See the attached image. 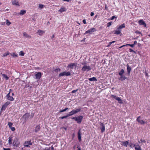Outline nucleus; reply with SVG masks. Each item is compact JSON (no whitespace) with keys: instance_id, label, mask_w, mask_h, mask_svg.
Masks as SVG:
<instances>
[{"instance_id":"nucleus-31","label":"nucleus","mask_w":150,"mask_h":150,"mask_svg":"<svg viewBox=\"0 0 150 150\" xmlns=\"http://www.w3.org/2000/svg\"><path fill=\"white\" fill-rule=\"evenodd\" d=\"M74 114L73 110L70 112L69 114H67L68 117L73 115Z\"/></svg>"},{"instance_id":"nucleus-63","label":"nucleus","mask_w":150,"mask_h":150,"mask_svg":"<svg viewBox=\"0 0 150 150\" xmlns=\"http://www.w3.org/2000/svg\"><path fill=\"white\" fill-rule=\"evenodd\" d=\"M145 73L146 74V76H147L148 75V74L146 72H145Z\"/></svg>"},{"instance_id":"nucleus-28","label":"nucleus","mask_w":150,"mask_h":150,"mask_svg":"<svg viewBox=\"0 0 150 150\" xmlns=\"http://www.w3.org/2000/svg\"><path fill=\"white\" fill-rule=\"evenodd\" d=\"M12 4L14 5H18V1L16 0H14L12 1Z\"/></svg>"},{"instance_id":"nucleus-33","label":"nucleus","mask_w":150,"mask_h":150,"mask_svg":"<svg viewBox=\"0 0 150 150\" xmlns=\"http://www.w3.org/2000/svg\"><path fill=\"white\" fill-rule=\"evenodd\" d=\"M121 31V30H116L115 31V33H114V34H117L119 35L120 34Z\"/></svg>"},{"instance_id":"nucleus-58","label":"nucleus","mask_w":150,"mask_h":150,"mask_svg":"<svg viewBox=\"0 0 150 150\" xmlns=\"http://www.w3.org/2000/svg\"><path fill=\"white\" fill-rule=\"evenodd\" d=\"M94 13H93V12H91V16H93L94 15Z\"/></svg>"},{"instance_id":"nucleus-18","label":"nucleus","mask_w":150,"mask_h":150,"mask_svg":"<svg viewBox=\"0 0 150 150\" xmlns=\"http://www.w3.org/2000/svg\"><path fill=\"white\" fill-rule=\"evenodd\" d=\"M40 129V127L39 125L36 126L34 129V131L35 132H37L39 131Z\"/></svg>"},{"instance_id":"nucleus-32","label":"nucleus","mask_w":150,"mask_h":150,"mask_svg":"<svg viewBox=\"0 0 150 150\" xmlns=\"http://www.w3.org/2000/svg\"><path fill=\"white\" fill-rule=\"evenodd\" d=\"M2 75L3 77L6 80H8L9 79V77L6 74H2Z\"/></svg>"},{"instance_id":"nucleus-9","label":"nucleus","mask_w":150,"mask_h":150,"mask_svg":"<svg viewBox=\"0 0 150 150\" xmlns=\"http://www.w3.org/2000/svg\"><path fill=\"white\" fill-rule=\"evenodd\" d=\"M42 73L40 72H38L37 74L35 75V78L37 79H39L41 78Z\"/></svg>"},{"instance_id":"nucleus-57","label":"nucleus","mask_w":150,"mask_h":150,"mask_svg":"<svg viewBox=\"0 0 150 150\" xmlns=\"http://www.w3.org/2000/svg\"><path fill=\"white\" fill-rule=\"evenodd\" d=\"M12 92H13V90L11 89H10L9 90V92L8 93H9V94H10V93H11Z\"/></svg>"},{"instance_id":"nucleus-45","label":"nucleus","mask_w":150,"mask_h":150,"mask_svg":"<svg viewBox=\"0 0 150 150\" xmlns=\"http://www.w3.org/2000/svg\"><path fill=\"white\" fill-rule=\"evenodd\" d=\"M39 8L42 9V8L44 7V6L42 4H39Z\"/></svg>"},{"instance_id":"nucleus-16","label":"nucleus","mask_w":150,"mask_h":150,"mask_svg":"<svg viewBox=\"0 0 150 150\" xmlns=\"http://www.w3.org/2000/svg\"><path fill=\"white\" fill-rule=\"evenodd\" d=\"M120 76V77L118 78L119 80H120L123 81V80L127 79V78L126 77L125 75H122V76Z\"/></svg>"},{"instance_id":"nucleus-50","label":"nucleus","mask_w":150,"mask_h":150,"mask_svg":"<svg viewBox=\"0 0 150 150\" xmlns=\"http://www.w3.org/2000/svg\"><path fill=\"white\" fill-rule=\"evenodd\" d=\"M78 91V89H76V90H73L72 91H71V93H75L77 91Z\"/></svg>"},{"instance_id":"nucleus-13","label":"nucleus","mask_w":150,"mask_h":150,"mask_svg":"<svg viewBox=\"0 0 150 150\" xmlns=\"http://www.w3.org/2000/svg\"><path fill=\"white\" fill-rule=\"evenodd\" d=\"M140 117L139 116L138 117L137 119V121L141 124H144L145 122L143 120H141L140 119Z\"/></svg>"},{"instance_id":"nucleus-38","label":"nucleus","mask_w":150,"mask_h":150,"mask_svg":"<svg viewBox=\"0 0 150 150\" xmlns=\"http://www.w3.org/2000/svg\"><path fill=\"white\" fill-rule=\"evenodd\" d=\"M68 109V108H65V109H64L63 110H60V111H59V112H65V111H66Z\"/></svg>"},{"instance_id":"nucleus-49","label":"nucleus","mask_w":150,"mask_h":150,"mask_svg":"<svg viewBox=\"0 0 150 150\" xmlns=\"http://www.w3.org/2000/svg\"><path fill=\"white\" fill-rule=\"evenodd\" d=\"M10 128L11 129V130L12 131H14L15 130V129L14 127H11Z\"/></svg>"},{"instance_id":"nucleus-64","label":"nucleus","mask_w":150,"mask_h":150,"mask_svg":"<svg viewBox=\"0 0 150 150\" xmlns=\"http://www.w3.org/2000/svg\"><path fill=\"white\" fill-rule=\"evenodd\" d=\"M12 96H13L14 95V93H12L11 94Z\"/></svg>"},{"instance_id":"nucleus-43","label":"nucleus","mask_w":150,"mask_h":150,"mask_svg":"<svg viewBox=\"0 0 150 150\" xmlns=\"http://www.w3.org/2000/svg\"><path fill=\"white\" fill-rule=\"evenodd\" d=\"M126 46H130L131 47H133L134 45L133 44H126Z\"/></svg>"},{"instance_id":"nucleus-23","label":"nucleus","mask_w":150,"mask_h":150,"mask_svg":"<svg viewBox=\"0 0 150 150\" xmlns=\"http://www.w3.org/2000/svg\"><path fill=\"white\" fill-rule=\"evenodd\" d=\"M136 146L135 147V149L136 150H142L141 147L139 145H134V146Z\"/></svg>"},{"instance_id":"nucleus-10","label":"nucleus","mask_w":150,"mask_h":150,"mask_svg":"<svg viewBox=\"0 0 150 150\" xmlns=\"http://www.w3.org/2000/svg\"><path fill=\"white\" fill-rule=\"evenodd\" d=\"M100 129H101V132H103L105 131V126L103 123H101L100 124Z\"/></svg>"},{"instance_id":"nucleus-15","label":"nucleus","mask_w":150,"mask_h":150,"mask_svg":"<svg viewBox=\"0 0 150 150\" xmlns=\"http://www.w3.org/2000/svg\"><path fill=\"white\" fill-rule=\"evenodd\" d=\"M78 137L79 141L81 142V133L80 129L79 130L78 132Z\"/></svg>"},{"instance_id":"nucleus-40","label":"nucleus","mask_w":150,"mask_h":150,"mask_svg":"<svg viewBox=\"0 0 150 150\" xmlns=\"http://www.w3.org/2000/svg\"><path fill=\"white\" fill-rule=\"evenodd\" d=\"M6 24L7 25H9L10 24H11V23L8 20H7V19L6 20Z\"/></svg>"},{"instance_id":"nucleus-1","label":"nucleus","mask_w":150,"mask_h":150,"mask_svg":"<svg viewBox=\"0 0 150 150\" xmlns=\"http://www.w3.org/2000/svg\"><path fill=\"white\" fill-rule=\"evenodd\" d=\"M83 117L82 116H79L78 117H73L72 118L75 119L78 123H80L82 120Z\"/></svg>"},{"instance_id":"nucleus-37","label":"nucleus","mask_w":150,"mask_h":150,"mask_svg":"<svg viewBox=\"0 0 150 150\" xmlns=\"http://www.w3.org/2000/svg\"><path fill=\"white\" fill-rule=\"evenodd\" d=\"M24 54H25L23 52V51H21L20 52L19 54L20 55L23 56L24 55Z\"/></svg>"},{"instance_id":"nucleus-39","label":"nucleus","mask_w":150,"mask_h":150,"mask_svg":"<svg viewBox=\"0 0 150 150\" xmlns=\"http://www.w3.org/2000/svg\"><path fill=\"white\" fill-rule=\"evenodd\" d=\"M115 42H116V41H114L112 42H110L109 43L108 45L107 46V47H109L111 45V44L112 43H114Z\"/></svg>"},{"instance_id":"nucleus-55","label":"nucleus","mask_w":150,"mask_h":150,"mask_svg":"<svg viewBox=\"0 0 150 150\" xmlns=\"http://www.w3.org/2000/svg\"><path fill=\"white\" fill-rule=\"evenodd\" d=\"M116 17L115 16H112L111 18V20H113L115 18H116Z\"/></svg>"},{"instance_id":"nucleus-3","label":"nucleus","mask_w":150,"mask_h":150,"mask_svg":"<svg viewBox=\"0 0 150 150\" xmlns=\"http://www.w3.org/2000/svg\"><path fill=\"white\" fill-rule=\"evenodd\" d=\"M10 102L7 101L2 106L0 112V114L3 111L5 110L6 108L7 107L8 105L9 104Z\"/></svg>"},{"instance_id":"nucleus-60","label":"nucleus","mask_w":150,"mask_h":150,"mask_svg":"<svg viewBox=\"0 0 150 150\" xmlns=\"http://www.w3.org/2000/svg\"><path fill=\"white\" fill-rule=\"evenodd\" d=\"M137 41H134V44H133L134 45H135L136 44H137Z\"/></svg>"},{"instance_id":"nucleus-61","label":"nucleus","mask_w":150,"mask_h":150,"mask_svg":"<svg viewBox=\"0 0 150 150\" xmlns=\"http://www.w3.org/2000/svg\"><path fill=\"white\" fill-rule=\"evenodd\" d=\"M50 148H51V150H54V148L53 147H50Z\"/></svg>"},{"instance_id":"nucleus-30","label":"nucleus","mask_w":150,"mask_h":150,"mask_svg":"<svg viewBox=\"0 0 150 150\" xmlns=\"http://www.w3.org/2000/svg\"><path fill=\"white\" fill-rule=\"evenodd\" d=\"M116 100L118 101V103H123L122 100L119 97H117V98H116Z\"/></svg>"},{"instance_id":"nucleus-7","label":"nucleus","mask_w":150,"mask_h":150,"mask_svg":"<svg viewBox=\"0 0 150 150\" xmlns=\"http://www.w3.org/2000/svg\"><path fill=\"white\" fill-rule=\"evenodd\" d=\"M91 69V68L90 67L86 65L84 66L81 69V70L82 71H88Z\"/></svg>"},{"instance_id":"nucleus-11","label":"nucleus","mask_w":150,"mask_h":150,"mask_svg":"<svg viewBox=\"0 0 150 150\" xmlns=\"http://www.w3.org/2000/svg\"><path fill=\"white\" fill-rule=\"evenodd\" d=\"M6 97L8 100L11 101H13L14 100V98L12 96H10L9 93L7 94Z\"/></svg>"},{"instance_id":"nucleus-54","label":"nucleus","mask_w":150,"mask_h":150,"mask_svg":"<svg viewBox=\"0 0 150 150\" xmlns=\"http://www.w3.org/2000/svg\"><path fill=\"white\" fill-rule=\"evenodd\" d=\"M83 23L84 24H86V21L85 19H84L83 20Z\"/></svg>"},{"instance_id":"nucleus-24","label":"nucleus","mask_w":150,"mask_h":150,"mask_svg":"<svg viewBox=\"0 0 150 150\" xmlns=\"http://www.w3.org/2000/svg\"><path fill=\"white\" fill-rule=\"evenodd\" d=\"M37 33H38L39 35H42L43 33H45V32L42 30H38Z\"/></svg>"},{"instance_id":"nucleus-4","label":"nucleus","mask_w":150,"mask_h":150,"mask_svg":"<svg viewBox=\"0 0 150 150\" xmlns=\"http://www.w3.org/2000/svg\"><path fill=\"white\" fill-rule=\"evenodd\" d=\"M77 63H72L69 64L67 66V67L68 68H70L71 69H73L74 67H75V68H76L77 67Z\"/></svg>"},{"instance_id":"nucleus-36","label":"nucleus","mask_w":150,"mask_h":150,"mask_svg":"<svg viewBox=\"0 0 150 150\" xmlns=\"http://www.w3.org/2000/svg\"><path fill=\"white\" fill-rule=\"evenodd\" d=\"M10 54V53L8 52H6L3 54V56L4 57H5L7 56L8 55Z\"/></svg>"},{"instance_id":"nucleus-27","label":"nucleus","mask_w":150,"mask_h":150,"mask_svg":"<svg viewBox=\"0 0 150 150\" xmlns=\"http://www.w3.org/2000/svg\"><path fill=\"white\" fill-rule=\"evenodd\" d=\"M26 12V11L24 10H22L19 13L20 15H23L25 14Z\"/></svg>"},{"instance_id":"nucleus-34","label":"nucleus","mask_w":150,"mask_h":150,"mask_svg":"<svg viewBox=\"0 0 150 150\" xmlns=\"http://www.w3.org/2000/svg\"><path fill=\"white\" fill-rule=\"evenodd\" d=\"M125 27V25L124 23H123L121 25H120L119 27L118 28V29H122L123 28H124Z\"/></svg>"},{"instance_id":"nucleus-48","label":"nucleus","mask_w":150,"mask_h":150,"mask_svg":"<svg viewBox=\"0 0 150 150\" xmlns=\"http://www.w3.org/2000/svg\"><path fill=\"white\" fill-rule=\"evenodd\" d=\"M129 51L130 52H133L134 53H136V52L134 51L132 49H131V48H130L129 49Z\"/></svg>"},{"instance_id":"nucleus-62","label":"nucleus","mask_w":150,"mask_h":150,"mask_svg":"<svg viewBox=\"0 0 150 150\" xmlns=\"http://www.w3.org/2000/svg\"><path fill=\"white\" fill-rule=\"evenodd\" d=\"M141 46V44L139 43H138V47H140Z\"/></svg>"},{"instance_id":"nucleus-8","label":"nucleus","mask_w":150,"mask_h":150,"mask_svg":"<svg viewBox=\"0 0 150 150\" xmlns=\"http://www.w3.org/2000/svg\"><path fill=\"white\" fill-rule=\"evenodd\" d=\"M96 31V29L94 28H91L89 30L86 31L85 33V34L88 33H92Z\"/></svg>"},{"instance_id":"nucleus-52","label":"nucleus","mask_w":150,"mask_h":150,"mask_svg":"<svg viewBox=\"0 0 150 150\" xmlns=\"http://www.w3.org/2000/svg\"><path fill=\"white\" fill-rule=\"evenodd\" d=\"M141 141L142 143H146V141L144 140H142V139H141Z\"/></svg>"},{"instance_id":"nucleus-2","label":"nucleus","mask_w":150,"mask_h":150,"mask_svg":"<svg viewBox=\"0 0 150 150\" xmlns=\"http://www.w3.org/2000/svg\"><path fill=\"white\" fill-rule=\"evenodd\" d=\"M18 139L17 137H16L13 140V144L14 146L18 147L20 143L18 141Z\"/></svg>"},{"instance_id":"nucleus-53","label":"nucleus","mask_w":150,"mask_h":150,"mask_svg":"<svg viewBox=\"0 0 150 150\" xmlns=\"http://www.w3.org/2000/svg\"><path fill=\"white\" fill-rule=\"evenodd\" d=\"M3 150H10L11 149H10L9 148H4Z\"/></svg>"},{"instance_id":"nucleus-46","label":"nucleus","mask_w":150,"mask_h":150,"mask_svg":"<svg viewBox=\"0 0 150 150\" xmlns=\"http://www.w3.org/2000/svg\"><path fill=\"white\" fill-rule=\"evenodd\" d=\"M67 117H68V116L67 115H66L65 116H63L62 117H59V118H61V119H63L64 118H66Z\"/></svg>"},{"instance_id":"nucleus-22","label":"nucleus","mask_w":150,"mask_h":150,"mask_svg":"<svg viewBox=\"0 0 150 150\" xmlns=\"http://www.w3.org/2000/svg\"><path fill=\"white\" fill-rule=\"evenodd\" d=\"M122 145L126 147L127 146L129 143L127 141L125 142H122Z\"/></svg>"},{"instance_id":"nucleus-26","label":"nucleus","mask_w":150,"mask_h":150,"mask_svg":"<svg viewBox=\"0 0 150 150\" xmlns=\"http://www.w3.org/2000/svg\"><path fill=\"white\" fill-rule=\"evenodd\" d=\"M66 11L65 8L64 7H62L59 10V11L62 13Z\"/></svg>"},{"instance_id":"nucleus-17","label":"nucleus","mask_w":150,"mask_h":150,"mask_svg":"<svg viewBox=\"0 0 150 150\" xmlns=\"http://www.w3.org/2000/svg\"><path fill=\"white\" fill-rule=\"evenodd\" d=\"M127 74L128 75H129L130 74L131 71L132 69L131 67L128 64H127Z\"/></svg>"},{"instance_id":"nucleus-12","label":"nucleus","mask_w":150,"mask_h":150,"mask_svg":"<svg viewBox=\"0 0 150 150\" xmlns=\"http://www.w3.org/2000/svg\"><path fill=\"white\" fill-rule=\"evenodd\" d=\"M30 116V114L29 113H26L23 116V118L26 121L28 119Z\"/></svg>"},{"instance_id":"nucleus-6","label":"nucleus","mask_w":150,"mask_h":150,"mask_svg":"<svg viewBox=\"0 0 150 150\" xmlns=\"http://www.w3.org/2000/svg\"><path fill=\"white\" fill-rule=\"evenodd\" d=\"M32 143L31 140L29 141H25L23 144V145L24 147L29 148L30 147V145H32Z\"/></svg>"},{"instance_id":"nucleus-21","label":"nucleus","mask_w":150,"mask_h":150,"mask_svg":"<svg viewBox=\"0 0 150 150\" xmlns=\"http://www.w3.org/2000/svg\"><path fill=\"white\" fill-rule=\"evenodd\" d=\"M88 80L90 81H97V79L95 77H93L92 78H90Z\"/></svg>"},{"instance_id":"nucleus-51","label":"nucleus","mask_w":150,"mask_h":150,"mask_svg":"<svg viewBox=\"0 0 150 150\" xmlns=\"http://www.w3.org/2000/svg\"><path fill=\"white\" fill-rule=\"evenodd\" d=\"M135 33H137V34H140L141 35V36H142L143 35L142 34V33L139 31H136L135 32Z\"/></svg>"},{"instance_id":"nucleus-41","label":"nucleus","mask_w":150,"mask_h":150,"mask_svg":"<svg viewBox=\"0 0 150 150\" xmlns=\"http://www.w3.org/2000/svg\"><path fill=\"white\" fill-rule=\"evenodd\" d=\"M55 72H60L61 71V69L59 68L56 69L54 70Z\"/></svg>"},{"instance_id":"nucleus-25","label":"nucleus","mask_w":150,"mask_h":150,"mask_svg":"<svg viewBox=\"0 0 150 150\" xmlns=\"http://www.w3.org/2000/svg\"><path fill=\"white\" fill-rule=\"evenodd\" d=\"M73 110L74 114H75L80 112L81 110V108L77 109L76 110Z\"/></svg>"},{"instance_id":"nucleus-5","label":"nucleus","mask_w":150,"mask_h":150,"mask_svg":"<svg viewBox=\"0 0 150 150\" xmlns=\"http://www.w3.org/2000/svg\"><path fill=\"white\" fill-rule=\"evenodd\" d=\"M71 75V73L69 71L66 72L64 71L61 72L60 74H59V77L63 76H70Z\"/></svg>"},{"instance_id":"nucleus-42","label":"nucleus","mask_w":150,"mask_h":150,"mask_svg":"<svg viewBox=\"0 0 150 150\" xmlns=\"http://www.w3.org/2000/svg\"><path fill=\"white\" fill-rule=\"evenodd\" d=\"M12 125H13V123L11 122H8V125L9 126V127L10 128L12 127Z\"/></svg>"},{"instance_id":"nucleus-29","label":"nucleus","mask_w":150,"mask_h":150,"mask_svg":"<svg viewBox=\"0 0 150 150\" xmlns=\"http://www.w3.org/2000/svg\"><path fill=\"white\" fill-rule=\"evenodd\" d=\"M124 73V71L123 69H122L119 72V75L120 76H122L123 75V74Z\"/></svg>"},{"instance_id":"nucleus-47","label":"nucleus","mask_w":150,"mask_h":150,"mask_svg":"<svg viewBox=\"0 0 150 150\" xmlns=\"http://www.w3.org/2000/svg\"><path fill=\"white\" fill-rule=\"evenodd\" d=\"M111 97H112L113 98H115L116 100V98H117V97L116 96L113 95H111Z\"/></svg>"},{"instance_id":"nucleus-35","label":"nucleus","mask_w":150,"mask_h":150,"mask_svg":"<svg viewBox=\"0 0 150 150\" xmlns=\"http://www.w3.org/2000/svg\"><path fill=\"white\" fill-rule=\"evenodd\" d=\"M10 54L13 57H18V54L15 53H13V54Z\"/></svg>"},{"instance_id":"nucleus-19","label":"nucleus","mask_w":150,"mask_h":150,"mask_svg":"<svg viewBox=\"0 0 150 150\" xmlns=\"http://www.w3.org/2000/svg\"><path fill=\"white\" fill-rule=\"evenodd\" d=\"M13 137L11 136H10L8 137V143L10 145L12 144V142L13 141Z\"/></svg>"},{"instance_id":"nucleus-14","label":"nucleus","mask_w":150,"mask_h":150,"mask_svg":"<svg viewBox=\"0 0 150 150\" xmlns=\"http://www.w3.org/2000/svg\"><path fill=\"white\" fill-rule=\"evenodd\" d=\"M138 23L140 25H143L144 27H146V25L144 21L142 20H140L138 21Z\"/></svg>"},{"instance_id":"nucleus-44","label":"nucleus","mask_w":150,"mask_h":150,"mask_svg":"<svg viewBox=\"0 0 150 150\" xmlns=\"http://www.w3.org/2000/svg\"><path fill=\"white\" fill-rule=\"evenodd\" d=\"M112 23V22H110L108 23L107 24V26L108 27H109L111 25Z\"/></svg>"},{"instance_id":"nucleus-20","label":"nucleus","mask_w":150,"mask_h":150,"mask_svg":"<svg viewBox=\"0 0 150 150\" xmlns=\"http://www.w3.org/2000/svg\"><path fill=\"white\" fill-rule=\"evenodd\" d=\"M23 35L25 38H30L31 36L28 35L26 32H24L23 33Z\"/></svg>"},{"instance_id":"nucleus-59","label":"nucleus","mask_w":150,"mask_h":150,"mask_svg":"<svg viewBox=\"0 0 150 150\" xmlns=\"http://www.w3.org/2000/svg\"><path fill=\"white\" fill-rule=\"evenodd\" d=\"M105 9H106L107 10H108V7H107V6L106 5H105Z\"/></svg>"},{"instance_id":"nucleus-56","label":"nucleus","mask_w":150,"mask_h":150,"mask_svg":"<svg viewBox=\"0 0 150 150\" xmlns=\"http://www.w3.org/2000/svg\"><path fill=\"white\" fill-rule=\"evenodd\" d=\"M125 46H126V45H123L121 46H120V47H119V48H122V47H125Z\"/></svg>"}]
</instances>
